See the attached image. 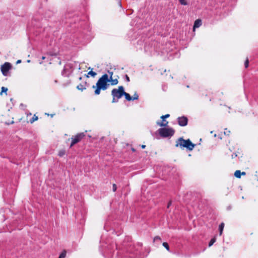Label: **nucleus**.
Here are the masks:
<instances>
[{
  "label": "nucleus",
  "instance_id": "obj_1",
  "mask_svg": "<svg viewBox=\"0 0 258 258\" xmlns=\"http://www.w3.org/2000/svg\"><path fill=\"white\" fill-rule=\"evenodd\" d=\"M170 44H166L165 46L160 44L157 41H152L148 43L146 42L144 45V50L150 55H158L163 56V58L171 60L174 58H179L180 53L176 50L169 49Z\"/></svg>",
  "mask_w": 258,
  "mask_h": 258
},
{
  "label": "nucleus",
  "instance_id": "obj_2",
  "mask_svg": "<svg viewBox=\"0 0 258 258\" xmlns=\"http://www.w3.org/2000/svg\"><path fill=\"white\" fill-rule=\"evenodd\" d=\"M65 17L70 19L66 23H69L70 27L74 29L84 30L87 27L86 22L82 20L78 15L67 14H66Z\"/></svg>",
  "mask_w": 258,
  "mask_h": 258
},
{
  "label": "nucleus",
  "instance_id": "obj_3",
  "mask_svg": "<svg viewBox=\"0 0 258 258\" xmlns=\"http://www.w3.org/2000/svg\"><path fill=\"white\" fill-rule=\"evenodd\" d=\"M109 78H108V75L104 74L99 78L96 83V85H93L92 88L95 89L94 94L98 95L100 94L101 90H106L109 87Z\"/></svg>",
  "mask_w": 258,
  "mask_h": 258
},
{
  "label": "nucleus",
  "instance_id": "obj_4",
  "mask_svg": "<svg viewBox=\"0 0 258 258\" xmlns=\"http://www.w3.org/2000/svg\"><path fill=\"white\" fill-rule=\"evenodd\" d=\"M76 69H81L78 62L71 61L66 63L61 71V75L64 77H69Z\"/></svg>",
  "mask_w": 258,
  "mask_h": 258
},
{
  "label": "nucleus",
  "instance_id": "obj_5",
  "mask_svg": "<svg viewBox=\"0 0 258 258\" xmlns=\"http://www.w3.org/2000/svg\"><path fill=\"white\" fill-rule=\"evenodd\" d=\"M196 146V144L191 142L190 139L185 140L183 137H179L176 141L175 146L179 147L181 149L183 150L184 148L187 151H191Z\"/></svg>",
  "mask_w": 258,
  "mask_h": 258
},
{
  "label": "nucleus",
  "instance_id": "obj_6",
  "mask_svg": "<svg viewBox=\"0 0 258 258\" xmlns=\"http://www.w3.org/2000/svg\"><path fill=\"white\" fill-rule=\"evenodd\" d=\"M127 255H125L126 258H142L141 252L138 248H136L134 245L128 244L124 245Z\"/></svg>",
  "mask_w": 258,
  "mask_h": 258
},
{
  "label": "nucleus",
  "instance_id": "obj_7",
  "mask_svg": "<svg viewBox=\"0 0 258 258\" xmlns=\"http://www.w3.org/2000/svg\"><path fill=\"white\" fill-rule=\"evenodd\" d=\"M124 88L123 86H119L118 88H114L111 91L112 96V103H117L119 99L123 96Z\"/></svg>",
  "mask_w": 258,
  "mask_h": 258
},
{
  "label": "nucleus",
  "instance_id": "obj_8",
  "mask_svg": "<svg viewBox=\"0 0 258 258\" xmlns=\"http://www.w3.org/2000/svg\"><path fill=\"white\" fill-rule=\"evenodd\" d=\"M174 133L175 130L172 127H161L155 132L163 138H171Z\"/></svg>",
  "mask_w": 258,
  "mask_h": 258
},
{
  "label": "nucleus",
  "instance_id": "obj_9",
  "mask_svg": "<svg viewBox=\"0 0 258 258\" xmlns=\"http://www.w3.org/2000/svg\"><path fill=\"white\" fill-rule=\"evenodd\" d=\"M108 225H109L108 222H106L105 223V225L104 226V228L105 229V230L106 231L110 232L111 233L115 234L117 236H119L122 233V230L121 227H120V226H118V227L116 228L115 225L114 224V225L113 226H111V227L110 228H108L107 226H108Z\"/></svg>",
  "mask_w": 258,
  "mask_h": 258
},
{
  "label": "nucleus",
  "instance_id": "obj_10",
  "mask_svg": "<svg viewBox=\"0 0 258 258\" xmlns=\"http://www.w3.org/2000/svg\"><path fill=\"white\" fill-rule=\"evenodd\" d=\"M85 134L83 132L77 134L76 135L71 138L72 142L70 144V148H72L75 144L79 143L84 137Z\"/></svg>",
  "mask_w": 258,
  "mask_h": 258
},
{
  "label": "nucleus",
  "instance_id": "obj_11",
  "mask_svg": "<svg viewBox=\"0 0 258 258\" xmlns=\"http://www.w3.org/2000/svg\"><path fill=\"white\" fill-rule=\"evenodd\" d=\"M12 65L10 62H6L1 67V70L3 76H7L9 71L12 69Z\"/></svg>",
  "mask_w": 258,
  "mask_h": 258
},
{
  "label": "nucleus",
  "instance_id": "obj_12",
  "mask_svg": "<svg viewBox=\"0 0 258 258\" xmlns=\"http://www.w3.org/2000/svg\"><path fill=\"white\" fill-rule=\"evenodd\" d=\"M178 124L180 126H185L188 124V118L184 115L179 116L177 118Z\"/></svg>",
  "mask_w": 258,
  "mask_h": 258
},
{
  "label": "nucleus",
  "instance_id": "obj_13",
  "mask_svg": "<svg viewBox=\"0 0 258 258\" xmlns=\"http://www.w3.org/2000/svg\"><path fill=\"white\" fill-rule=\"evenodd\" d=\"M107 247L108 248L109 252L110 253H112L113 254H114L115 251L116 250H117L118 248V245L116 243L114 244H112L111 245H107Z\"/></svg>",
  "mask_w": 258,
  "mask_h": 258
},
{
  "label": "nucleus",
  "instance_id": "obj_14",
  "mask_svg": "<svg viewBox=\"0 0 258 258\" xmlns=\"http://www.w3.org/2000/svg\"><path fill=\"white\" fill-rule=\"evenodd\" d=\"M89 84L86 81L82 82L77 86V89L81 91H84L86 88L89 86Z\"/></svg>",
  "mask_w": 258,
  "mask_h": 258
},
{
  "label": "nucleus",
  "instance_id": "obj_15",
  "mask_svg": "<svg viewBox=\"0 0 258 258\" xmlns=\"http://www.w3.org/2000/svg\"><path fill=\"white\" fill-rule=\"evenodd\" d=\"M162 242V239L159 236H155L153 239V243L156 247H158Z\"/></svg>",
  "mask_w": 258,
  "mask_h": 258
},
{
  "label": "nucleus",
  "instance_id": "obj_16",
  "mask_svg": "<svg viewBox=\"0 0 258 258\" xmlns=\"http://www.w3.org/2000/svg\"><path fill=\"white\" fill-rule=\"evenodd\" d=\"M202 24V20L200 19H197L194 23L193 30L195 31L196 28L200 27Z\"/></svg>",
  "mask_w": 258,
  "mask_h": 258
},
{
  "label": "nucleus",
  "instance_id": "obj_17",
  "mask_svg": "<svg viewBox=\"0 0 258 258\" xmlns=\"http://www.w3.org/2000/svg\"><path fill=\"white\" fill-rule=\"evenodd\" d=\"M156 123L158 125H159L161 127H167V126H168V122L167 121L163 122V121H160L158 120L156 122Z\"/></svg>",
  "mask_w": 258,
  "mask_h": 258
},
{
  "label": "nucleus",
  "instance_id": "obj_18",
  "mask_svg": "<svg viewBox=\"0 0 258 258\" xmlns=\"http://www.w3.org/2000/svg\"><path fill=\"white\" fill-rule=\"evenodd\" d=\"M89 70V69H91V71H90L87 75H85V76H86V77L87 78H89V76H90L91 77H93V78H94L96 75H97V73L94 71H92V69H91L90 67L88 69Z\"/></svg>",
  "mask_w": 258,
  "mask_h": 258
},
{
  "label": "nucleus",
  "instance_id": "obj_19",
  "mask_svg": "<svg viewBox=\"0 0 258 258\" xmlns=\"http://www.w3.org/2000/svg\"><path fill=\"white\" fill-rule=\"evenodd\" d=\"M123 96H124L125 99L128 101H133L132 96H131L129 93L126 92L125 91L124 92Z\"/></svg>",
  "mask_w": 258,
  "mask_h": 258
},
{
  "label": "nucleus",
  "instance_id": "obj_20",
  "mask_svg": "<svg viewBox=\"0 0 258 258\" xmlns=\"http://www.w3.org/2000/svg\"><path fill=\"white\" fill-rule=\"evenodd\" d=\"M224 225H225V224L223 222L221 223L219 225L218 230H219L220 235H221L223 233L224 228Z\"/></svg>",
  "mask_w": 258,
  "mask_h": 258
},
{
  "label": "nucleus",
  "instance_id": "obj_21",
  "mask_svg": "<svg viewBox=\"0 0 258 258\" xmlns=\"http://www.w3.org/2000/svg\"><path fill=\"white\" fill-rule=\"evenodd\" d=\"M216 236H214L210 240L209 244H208V246L211 247V246H212L213 245V244L216 242Z\"/></svg>",
  "mask_w": 258,
  "mask_h": 258
},
{
  "label": "nucleus",
  "instance_id": "obj_22",
  "mask_svg": "<svg viewBox=\"0 0 258 258\" xmlns=\"http://www.w3.org/2000/svg\"><path fill=\"white\" fill-rule=\"evenodd\" d=\"M109 83H110L111 85L114 86L118 84V81L117 79H113V78H112L109 81Z\"/></svg>",
  "mask_w": 258,
  "mask_h": 258
},
{
  "label": "nucleus",
  "instance_id": "obj_23",
  "mask_svg": "<svg viewBox=\"0 0 258 258\" xmlns=\"http://www.w3.org/2000/svg\"><path fill=\"white\" fill-rule=\"evenodd\" d=\"M234 175L236 178H240L241 176V171L239 170H236L234 172Z\"/></svg>",
  "mask_w": 258,
  "mask_h": 258
},
{
  "label": "nucleus",
  "instance_id": "obj_24",
  "mask_svg": "<svg viewBox=\"0 0 258 258\" xmlns=\"http://www.w3.org/2000/svg\"><path fill=\"white\" fill-rule=\"evenodd\" d=\"M8 90V89L7 87H2L1 88V92H0V95H2L3 93H5L7 95Z\"/></svg>",
  "mask_w": 258,
  "mask_h": 258
},
{
  "label": "nucleus",
  "instance_id": "obj_25",
  "mask_svg": "<svg viewBox=\"0 0 258 258\" xmlns=\"http://www.w3.org/2000/svg\"><path fill=\"white\" fill-rule=\"evenodd\" d=\"M169 116H170L169 114H166L165 115H162L160 117L161 119H162V120L161 121H163V122L166 121V118L169 117Z\"/></svg>",
  "mask_w": 258,
  "mask_h": 258
},
{
  "label": "nucleus",
  "instance_id": "obj_26",
  "mask_svg": "<svg viewBox=\"0 0 258 258\" xmlns=\"http://www.w3.org/2000/svg\"><path fill=\"white\" fill-rule=\"evenodd\" d=\"M162 245L166 248V249L168 251H169V252L170 251L169 245L168 243L167 242H163Z\"/></svg>",
  "mask_w": 258,
  "mask_h": 258
},
{
  "label": "nucleus",
  "instance_id": "obj_27",
  "mask_svg": "<svg viewBox=\"0 0 258 258\" xmlns=\"http://www.w3.org/2000/svg\"><path fill=\"white\" fill-rule=\"evenodd\" d=\"M38 119V117L37 116H36L35 114L34 115V116L32 117V118L30 119V122L31 123H33L35 121H36Z\"/></svg>",
  "mask_w": 258,
  "mask_h": 258
},
{
  "label": "nucleus",
  "instance_id": "obj_28",
  "mask_svg": "<svg viewBox=\"0 0 258 258\" xmlns=\"http://www.w3.org/2000/svg\"><path fill=\"white\" fill-rule=\"evenodd\" d=\"M180 4L182 6H187L188 5V3L186 0H178Z\"/></svg>",
  "mask_w": 258,
  "mask_h": 258
},
{
  "label": "nucleus",
  "instance_id": "obj_29",
  "mask_svg": "<svg viewBox=\"0 0 258 258\" xmlns=\"http://www.w3.org/2000/svg\"><path fill=\"white\" fill-rule=\"evenodd\" d=\"M66 256V250H63L62 252L60 253L59 255L58 258H64Z\"/></svg>",
  "mask_w": 258,
  "mask_h": 258
},
{
  "label": "nucleus",
  "instance_id": "obj_30",
  "mask_svg": "<svg viewBox=\"0 0 258 258\" xmlns=\"http://www.w3.org/2000/svg\"><path fill=\"white\" fill-rule=\"evenodd\" d=\"M137 19H138V18H136V19H133L131 22V26H136L137 23Z\"/></svg>",
  "mask_w": 258,
  "mask_h": 258
},
{
  "label": "nucleus",
  "instance_id": "obj_31",
  "mask_svg": "<svg viewBox=\"0 0 258 258\" xmlns=\"http://www.w3.org/2000/svg\"><path fill=\"white\" fill-rule=\"evenodd\" d=\"M107 73H108V78H109V81H110V79H111L112 78V76H113V72H112V71H110L108 70L107 71Z\"/></svg>",
  "mask_w": 258,
  "mask_h": 258
},
{
  "label": "nucleus",
  "instance_id": "obj_32",
  "mask_svg": "<svg viewBox=\"0 0 258 258\" xmlns=\"http://www.w3.org/2000/svg\"><path fill=\"white\" fill-rule=\"evenodd\" d=\"M133 101L138 100L139 99V95L137 92H135L132 96Z\"/></svg>",
  "mask_w": 258,
  "mask_h": 258
},
{
  "label": "nucleus",
  "instance_id": "obj_33",
  "mask_svg": "<svg viewBox=\"0 0 258 258\" xmlns=\"http://www.w3.org/2000/svg\"><path fill=\"white\" fill-rule=\"evenodd\" d=\"M47 54L51 56H56L57 55V53L53 52L52 51H49L47 52Z\"/></svg>",
  "mask_w": 258,
  "mask_h": 258
},
{
  "label": "nucleus",
  "instance_id": "obj_34",
  "mask_svg": "<svg viewBox=\"0 0 258 258\" xmlns=\"http://www.w3.org/2000/svg\"><path fill=\"white\" fill-rule=\"evenodd\" d=\"M65 151L64 150H61L58 152V155L59 157H62L65 154Z\"/></svg>",
  "mask_w": 258,
  "mask_h": 258
},
{
  "label": "nucleus",
  "instance_id": "obj_35",
  "mask_svg": "<svg viewBox=\"0 0 258 258\" xmlns=\"http://www.w3.org/2000/svg\"><path fill=\"white\" fill-rule=\"evenodd\" d=\"M249 66V60L248 58H246V60L244 61V67L245 68H247Z\"/></svg>",
  "mask_w": 258,
  "mask_h": 258
},
{
  "label": "nucleus",
  "instance_id": "obj_36",
  "mask_svg": "<svg viewBox=\"0 0 258 258\" xmlns=\"http://www.w3.org/2000/svg\"><path fill=\"white\" fill-rule=\"evenodd\" d=\"M116 189H117V186H116V184L113 183L112 184V190H113V192L116 191Z\"/></svg>",
  "mask_w": 258,
  "mask_h": 258
},
{
  "label": "nucleus",
  "instance_id": "obj_37",
  "mask_svg": "<svg viewBox=\"0 0 258 258\" xmlns=\"http://www.w3.org/2000/svg\"><path fill=\"white\" fill-rule=\"evenodd\" d=\"M125 80L126 82H128L130 81V77L128 76V75H125L124 76Z\"/></svg>",
  "mask_w": 258,
  "mask_h": 258
},
{
  "label": "nucleus",
  "instance_id": "obj_38",
  "mask_svg": "<svg viewBox=\"0 0 258 258\" xmlns=\"http://www.w3.org/2000/svg\"><path fill=\"white\" fill-rule=\"evenodd\" d=\"M225 131L224 132V134L225 135H229V134L230 132V131H227V128H225Z\"/></svg>",
  "mask_w": 258,
  "mask_h": 258
},
{
  "label": "nucleus",
  "instance_id": "obj_39",
  "mask_svg": "<svg viewBox=\"0 0 258 258\" xmlns=\"http://www.w3.org/2000/svg\"><path fill=\"white\" fill-rule=\"evenodd\" d=\"M117 1H118V6H119L121 8H122V5H121V1H120V0H117Z\"/></svg>",
  "mask_w": 258,
  "mask_h": 258
},
{
  "label": "nucleus",
  "instance_id": "obj_40",
  "mask_svg": "<svg viewBox=\"0 0 258 258\" xmlns=\"http://www.w3.org/2000/svg\"><path fill=\"white\" fill-rule=\"evenodd\" d=\"M237 154L236 153H233L232 155H231V157H232V158H235L236 157H237Z\"/></svg>",
  "mask_w": 258,
  "mask_h": 258
},
{
  "label": "nucleus",
  "instance_id": "obj_41",
  "mask_svg": "<svg viewBox=\"0 0 258 258\" xmlns=\"http://www.w3.org/2000/svg\"><path fill=\"white\" fill-rule=\"evenodd\" d=\"M171 201H170L169 202H168V204H167V208H169V207L171 206Z\"/></svg>",
  "mask_w": 258,
  "mask_h": 258
},
{
  "label": "nucleus",
  "instance_id": "obj_42",
  "mask_svg": "<svg viewBox=\"0 0 258 258\" xmlns=\"http://www.w3.org/2000/svg\"><path fill=\"white\" fill-rule=\"evenodd\" d=\"M21 59H18L17 60V61H16V64H19V63H20L21 62Z\"/></svg>",
  "mask_w": 258,
  "mask_h": 258
},
{
  "label": "nucleus",
  "instance_id": "obj_43",
  "mask_svg": "<svg viewBox=\"0 0 258 258\" xmlns=\"http://www.w3.org/2000/svg\"><path fill=\"white\" fill-rule=\"evenodd\" d=\"M131 150L133 152H135L136 151V150L133 147L131 148Z\"/></svg>",
  "mask_w": 258,
  "mask_h": 258
},
{
  "label": "nucleus",
  "instance_id": "obj_44",
  "mask_svg": "<svg viewBox=\"0 0 258 258\" xmlns=\"http://www.w3.org/2000/svg\"><path fill=\"white\" fill-rule=\"evenodd\" d=\"M245 174H246L245 172H244V171L241 172V175H245Z\"/></svg>",
  "mask_w": 258,
  "mask_h": 258
},
{
  "label": "nucleus",
  "instance_id": "obj_45",
  "mask_svg": "<svg viewBox=\"0 0 258 258\" xmlns=\"http://www.w3.org/2000/svg\"><path fill=\"white\" fill-rule=\"evenodd\" d=\"M141 147L142 149H145V148H146V145H142L141 146Z\"/></svg>",
  "mask_w": 258,
  "mask_h": 258
},
{
  "label": "nucleus",
  "instance_id": "obj_46",
  "mask_svg": "<svg viewBox=\"0 0 258 258\" xmlns=\"http://www.w3.org/2000/svg\"><path fill=\"white\" fill-rule=\"evenodd\" d=\"M45 58H46V57H45V56H42V57H41V59H42V60H44V59H45Z\"/></svg>",
  "mask_w": 258,
  "mask_h": 258
},
{
  "label": "nucleus",
  "instance_id": "obj_47",
  "mask_svg": "<svg viewBox=\"0 0 258 258\" xmlns=\"http://www.w3.org/2000/svg\"><path fill=\"white\" fill-rule=\"evenodd\" d=\"M82 79V77H80L79 78V80H81Z\"/></svg>",
  "mask_w": 258,
  "mask_h": 258
},
{
  "label": "nucleus",
  "instance_id": "obj_48",
  "mask_svg": "<svg viewBox=\"0 0 258 258\" xmlns=\"http://www.w3.org/2000/svg\"><path fill=\"white\" fill-rule=\"evenodd\" d=\"M14 123V121H12L11 122V124H13Z\"/></svg>",
  "mask_w": 258,
  "mask_h": 258
},
{
  "label": "nucleus",
  "instance_id": "obj_49",
  "mask_svg": "<svg viewBox=\"0 0 258 258\" xmlns=\"http://www.w3.org/2000/svg\"><path fill=\"white\" fill-rule=\"evenodd\" d=\"M116 255H119V252L118 251L116 252Z\"/></svg>",
  "mask_w": 258,
  "mask_h": 258
},
{
  "label": "nucleus",
  "instance_id": "obj_50",
  "mask_svg": "<svg viewBox=\"0 0 258 258\" xmlns=\"http://www.w3.org/2000/svg\"><path fill=\"white\" fill-rule=\"evenodd\" d=\"M20 106H24V104H23V103H21V104H20Z\"/></svg>",
  "mask_w": 258,
  "mask_h": 258
},
{
  "label": "nucleus",
  "instance_id": "obj_51",
  "mask_svg": "<svg viewBox=\"0 0 258 258\" xmlns=\"http://www.w3.org/2000/svg\"><path fill=\"white\" fill-rule=\"evenodd\" d=\"M186 87H187V88H189V85H187V86H186Z\"/></svg>",
  "mask_w": 258,
  "mask_h": 258
},
{
  "label": "nucleus",
  "instance_id": "obj_52",
  "mask_svg": "<svg viewBox=\"0 0 258 258\" xmlns=\"http://www.w3.org/2000/svg\"><path fill=\"white\" fill-rule=\"evenodd\" d=\"M133 13V11L132 10V12H131V14H132Z\"/></svg>",
  "mask_w": 258,
  "mask_h": 258
},
{
  "label": "nucleus",
  "instance_id": "obj_53",
  "mask_svg": "<svg viewBox=\"0 0 258 258\" xmlns=\"http://www.w3.org/2000/svg\"><path fill=\"white\" fill-rule=\"evenodd\" d=\"M39 63H40V64L42 63V61L40 62H39Z\"/></svg>",
  "mask_w": 258,
  "mask_h": 258
},
{
  "label": "nucleus",
  "instance_id": "obj_54",
  "mask_svg": "<svg viewBox=\"0 0 258 258\" xmlns=\"http://www.w3.org/2000/svg\"><path fill=\"white\" fill-rule=\"evenodd\" d=\"M30 60H27V62H30Z\"/></svg>",
  "mask_w": 258,
  "mask_h": 258
}]
</instances>
